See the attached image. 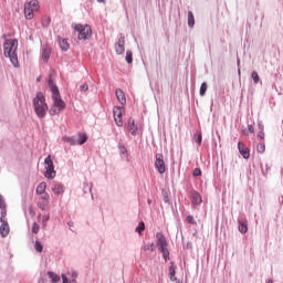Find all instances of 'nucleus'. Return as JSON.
<instances>
[{
    "instance_id": "nucleus-1",
    "label": "nucleus",
    "mask_w": 283,
    "mask_h": 283,
    "mask_svg": "<svg viewBox=\"0 0 283 283\" xmlns=\"http://www.w3.org/2000/svg\"><path fill=\"white\" fill-rule=\"evenodd\" d=\"M19 50V41L17 39H7L3 43V54L7 59H10L13 67H19V56L17 55Z\"/></svg>"
},
{
    "instance_id": "nucleus-2",
    "label": "nucleus",
    "mask_w": 283,
    "mask_h": 283,
    "mask_svg": "<svg viewBox=\"0 0 283 283\" xmlns=\"http://www.w3.org/2000/svg\"><path fill=\"white\" fill-rule=\"evenodd\" d=\"M51 92H52L53 104L51 105L49 114L50 116H59V114H61V112L65 109V103L63 98H61V93L59 92V87L52 85Z\"/></svg>"
},
{
    "instance_id": "nucleus-3",
    "label": "nucleus",
    "mask_w": 283,
    "mask_h": 283,
    "mask_svg": "<svg viewBox=\"0 0 283 283\" xmlns=\"http://www.w3.org/2000/svg\"><path fill=\"white\" fill-rule=\"evenodd\" d=\"M33 109L38 118H45V116H48V109H50V106H48V102L43 93H36V96L33 98Z\"/></svg>"
},
{
    "instance_id": "nucleus-4",
    "label": "nucleus",
    "mask_w": 283,
    "mask_h": 283,
    "mask_svg": "<svg viewBox=\"0 0 283 283\" xmlns=\"http://www.w3.org/2000/svg\"><path fill=\"white\" fill-rule=\"evenodd\" d=\"M74 32L77 33V39L80 41H87L92 39V27L87 24H75Z\"/></svg>"
},
{
    "instance_id": "nucleus-5",
    "label": "nucleus",
    "mask_w": 283,
    "mask_h": 283,
    "mask_svg": "<svg viewBox=\"0 0 283 283\" xmlns=\"http://www.w3.org/2000/svg\"><path fill=\"white\" fill-rule=\"evenodd\" d=\"M44 177L48 178V180H54L56 178V170H54V161L52 160V155H49L44 159Z\"/></svg>"
},
{
    "instance_id": "nucleus-6",
    "label": "nucleus",
    "mask_w": 283,
    "mask_h": 283,
    "mask_svg": "<svg viewBox=\"0 0 283 283\" xmlns=\"http://www.w3.org/2000/svg\"><path fill=\"white\" fill-rule=\"evenodd\" d=\"M157 238V247L159 251L163 253L164 260L167 262L169 260V250L167 249V239L160 232L156 234Z\"/></svg>"
},
{
    "instance_id": "nucleus-7",
    "label": "nucleus",
    "mask_w": 283,
    "mask_h": 283,
    "mask_svg": "<svg viewBox=\"0 0 283 283\" xmlns=\"http://www.w3.org/2000/svg\"><path fill=\"white\" fill-rule=\"evenodd\" d=\"M34 12H39V1L31 0L24 4V17L25 19L32 20L34 19Z\"/></svg>"
},
{
    "instance_id": "nucleus-8",
    "label": "nucleus",
    "mask_w": 283,
    "mask_h": 283,
    "mask_svg": "<svg viewBox=\"0 0 283 283\" xmlns=\"http://www.w3.org/2000/svg\"><path fill=\"white\" fill-rule=\"evenodd\" d=\"M64 143H69V145L76 146V145H85L87 143V134L78 133L77 137H63Z\"/></svg>"
},
{
    "instance_id": "nucleus-9",
    "label": "nucleus",
    "mask_w": 283,
    "mask_h": 283,
    "mask_svg": "<svg viewBox=\"0 0 283 283\" xmlns=\"http://www.w3.org/2000/svg\"><path fill=\"white\" fill-rule=\"evenodd\" d=\"M113 114L117 127H123V114H125V108L120 106H115L113 108Z\"/></svg>"
},
{
    "instance_id": "nucleus-10",
    "label": "nucleus",
    "mask_w": 283,
    "mask_h": 283,
    "mask_svg": "<svg viewBox=\"0 0 283 283\" xmlns=\"http://www.w3.org/2000/svg\"><path fill=\"white\" fill-rule=\"evenodd\" d=\"M155 167L158 170V174H165V171H167L163 154L156 155Z\"/></svg>"
},
{
    "instance_id": "nucleus-11",
    "label": "nucleus",
    "mask_w": 283,
    "mask_h": 283,
    "mask_svg": "<svg viewBox=\"0 0 283 283\" xmlns=\"http://www.w3.org/2000/svg\"><path fill=\"white\" fill-rule=\"evenodd\" d=\"M126 129L127 132H129V134H132V136H138V124H136V120H134V118H128Z\"/></svg>"
},
{
    "instance_id": "nucleus-12",
    "label": "nucleus",
    "mask_w": 283,
    "mask_h": 283,
    "mask_svg": "<svg viewBox=\"0 0 283 283\" xmlns=\"http://www.w3.org/2000/svg\"><path fill=\"white\" fill-rule=\"evenodd\" d=\"M38 207L39 209H41L42 211L48 210V208L50 207V196L48 193H45L44 196H42L39 201H38Z\"/></svg>"
},
{
    "instance_id": "nucleus-13",
    "label": "nucleus",
    "mask_w": 283,
    "mask_h": 283,
    "mask_svg": "<svg viewBox=\"0 0 283 283\" xmlns=\"http://www.w3.org/2000/svg\"><path fill=\"white\" fill-rule=\"evenodd\" d=\"M238 149L239 153L241 154V156L245 159L249 160V158H251V150H249V148L244 147V143L239 142L238 143Z\"/></svg>"
},
{
    "instance_id": "nucleus-14",
    "label": "nucleus",
    "mask_w": 283,
    "mask_h": 283,
    "mask_svg": "<svg viewBox=\"0 0 283 283\" xmlns=\"http://www.w3.org/2000/svg\"><path fill=\"white\" fill-rule=\"evenodd\" d=\"M0 226V234L2 238H8L10 234V224H8V221H1Z\"/></svg>"
},
{
    "instance_id": "nucleus-15",
    "label": "nucleus",
    "mask_w": 283,
    "mask_h": 283,
    "mask_svg": "<svg viewBox=\"0 0 283 283\" xmlns=\"http://www.w3.org/2000/svg\"><path fill=\"white\" fill-rule=\"evenodd\" d=\"M50 56H52V49H50V46L44 45L42 48V60L44 61V63H48V61H50Z\"/></svg>"
},
{
    "instance_id": "nucleus-16",
    "label": "nucleus",
    "mask_w": 283,
    "mask_h": 283,
    "mask_svg": "<svg viewBox=\"0 0 283 283\" xmlns=\"http://www.w3.org/2000/svg\"><path fill=\"white\" fill-rule=\"evenodd\" d=\"M116 94V98L118 101V103H120V105H125L127 103V97H125V93L123 92V90L117 88L115 91Z\"/></svg>"
},
{
    "instance_id": "nucleus-17",
    "label": "nucleus",
    "mask_w": 283,
    "mask_h": 283,
    "mask_svg": "<svg viewBox=\"0 0 283 283\" xmlns=\"http://www.w3.org/2000/svg\"><path fill=\"white\" fill-rule=\"evenodd\" d=\"M115 51L117 54H123V52H125V40L122 39L115 44Z\"/></svg>"
},
{
    "instance_id": "nucleus-18",
    "label": "nucleus",
    "mask_w": 283,
    "mask_h": 283,
    "mask_svg": "<svg viewBox=\"0 0 283 283\" xmlns=\"http://www.w3.org/2000/svg\"><path fill=\"white\" fill-rule=\"evenodd\" d=\"M45 189H48V184H45V181H42L38 185L35 192L39 196H41V195L45 193Z\"/></svg>"
},
{
    "instance_id": "nucleus-19",
    "label": "nucleus",
    "mask_w": 283,
    "mask_h": 283,
    "mask_svg": "<svg viewBox=\"0 0 283 283\" xmlns=\"http://www.w3.org/2000/svg\"><path fill=\"white\" fill-rule=\"evenodd\" d=\"M52 191L55 196H63V191H64L63 185H61V184L54 185L52 188Z\"/></svg>"
},
{
    "instance_id": "nucleus-20",
    "label": "nucleus",
    "mask_w": 283,
    "mask_h": 283,
    "mask_svg": "<svg viewBox=\"0 0 283 283\" xmlns=\"http://www.w3.org/2000/svg\"><path fill=\"white\" fill-rule=\"evenodd\" d=\"M169 277L171 280V282H176V265L174 264V262L170 263L169 266Z\"/></svg>"
},
{
    "instance_id": "nucleus-21",
    "label": "nucleus",
    "mask_w": 283,
    "mask_h": 283,
    "mask_svg": "<svg viewBox=\"0 0 283 283\" xmlns=\"http://www.w3.org/2000/svg\"><path fill=\"white\" fill-rule=\"evenodd\" d=\"M48 275H49L52 283L61 282V276H59V274H56L54 272H48Z\"/></svg>"
},
{
    "instance_id": "nucleus-22",
    "label": "nucleus",
    "mask_w": 283,
    "mask_h": 283,
    "mask_svg": "<svg viewBox=\"0 0 283 283\" xmlns=\"http://www.w3.org/2000/svg\"><path fill=\"white\" fill-rule=\"evenodd\" d=\"M188 25L189 28H193V25H196V18L191 11L188 12Z\"/></svg>"
},
{
    "instance_id": "nucleus-23",
    "label": "nucleus",
    "mask_w": 283,
    "mask_h": 283,
    "mask_svg": "<svg viewBox=\"0 0 283 283\" xmlns=\"http://www.w3.org/2000/svg\"><path fill=\"white\" fill-rule=\"evenodd\" d=\"M202 202V197L198 192L192 193V203L200 205Z\"/></svg>"
},
{
    "instance_id": "nucleus-24",
    "label": "nucleus",
    "mask_w": 283,
    "mask_h": 283,
    "mask_svg": "<svg viewBox=\"0 0 283 283\" xmlns=\"http://www.w3.org/2000/svg\"><path fill=\"white\" fill-rule=\"evenodd\" d=\"M60 48L64 52H67L70 50V43H67V40H65V39L60 40Z\"/></svg>"
},
{
    "instance_id": "nucleus-25",
    "label": "nucleus",
    "mask_w": 283,
    "mask_h": 283,
    "mask_svg": "<svg viewBox=\"0 0 283 283\" xmlns=\"http://www.w3.org/2000/svg\"><path fill=\"white\" fill-rule=\"evenodd\" d=\"M239 231L240 233H247L249 231V226L245 222L239 221Z\"/></svg>"
},
{
    "instance_id": "nucleus-26",
    "label": "nucleus",
    "mask_w": 283,
    "mask_h": 283,
    "mask_svg": "<svg viewBox=\"0 0 283 283\" xmlns=\"http://www.w3.org/2000/svg\"><path fill=\"white\" fill-rule=\"evenodd\" d=\"M51 21H52V19L50 18V15H44L42 18V25H43V28H48V25H50Z\"/></svg>"
},
{
    "instance_id": "nucleus-27",
    "label": "nucleus",
    "mask_w": 283,
    "mask_h": 283,
    "mask_svg": "<svg viewBox=\"0 0 283 283\" xmlns=\"http://www.w3.org/2000/svg\"><path fill=\"white\" fill-rule=\"evenodd\" d=\"M256 151L258 154H264V151H266V145H264V143L258 144Z\"/></svg>"
},
{
    "instance_id": "nucleus-28",
    "label": "nucleus",
    "mask_w": 283,
    "mask_h": 283,
    "mask_svg": "<svg viewBox=\"0 0 283 283\" xmlns=\"http://www.w3.org/2000/svg\"><path fill=\"white\" fill-rule=\"evenodd\" d=\"M251 76H252V80L254 81V85H258V83H260V75L258 74V72L253 71Z\"/></svg>"
},
{
    "instance_id": "nucleus-29",
    "label": "nucleus",
    "mask_w": 283,
    "mask_h": 283,
    "mask_svg": "<svg viewBox=\"0 0 283 283\" xmlns=\"http://www.w3.org/2000/svg\"><path fill=\"white\" fill-rule=\"evenodd\" d=\"M6 216H8V210L6 208H1V222H8V220H6Z\"/></svg>"
},
{
    "instance_id": "nucleus-30",
    "label": "nucleus",
    "mask_w": 283,
    "mask_h": 283,
    "mask_svg": "<svg viewBox=\"0 0 283 283\" xmlns=\"http://www.w3.org/2000/svg\"><path fill=\"white\" fill-rule=\"evenodd\" d=\"M50 221V214H44L42 217V227L45 229L48 227V222Z\"/></svg>"
},
{
    "instance_id": "nucleus-31",
    "label": "nucleus",
    "mask_w": 283,
    "mask_h": 283,
    "mask_svg": "<svg viewBox=\"0 0 283 283\" xmlns=\"http://www.w3.org/2000/svg\"><path fill=\"white\" fill-rule=\"evenodd\" d=\"M207 94V83L203 82L200 86V96H205Z\"/></svg>"
},
{
    "instance_id": "nucleus-32",
    "label": "nucleus",
    "mask_w": 283,
    "mask_h": 283,
    "mask_svg": "<svg viewBox=\"0 0 283 283\" xmlns=\"http://www.w3.org/2000/svg\"><path fill=\"white\" fill-rule=\"evenodd\" d=\"M39 231H41V227L39 226V223L34 222L32 224V233H39Z\"/></svg>"
},
{
    "instance_id": "nucleus-33",
    "label": "nucleus",
    "mask_w": 283,
    "mask_h": 283,
    "mask_svg": "<svg viewBox=\"0 0 283 283\" xmlns=\"http://www.w3.org/2000/svg\"><path fill=\"white\" fill-rule=\"evenodd\" d=\"M186 222H188V224H198V222H196V219L193 218V216H188L186 218Z\"/></svg>"
},
{
    "instance_id": "nucleus-34",
    "label": "nucleus",
    "mask_w": 283,
    "mask_h": 283,
    "mask_svg": "<svg viewBox=\"0 0 283 283\" xmlns=\"http://www.w3.org/2000/svg\"><path fill=\"white\" fill-rule=\"evenodd\" d=\"M35 251H38V253H43V244L39 241H35Z\"/></svg>"
},
{
    "instance_id": "nucleus-35",
    "label": "nucleus",
    "mask_w": 283,
    "mask_h": 283,
    "mask_svg": "<svg viewBox=\"0 0 283 283\" xmlns=\"http://www.w3.org/2000/svg\"><path fill=\"white\" fill-rule=\"evenodd\" d=\"M126 61H127L128 63H133L134 59H133V53H132V51H127V52H126Z\"/></svg>"
},
{
    "instance_id": "nucleus-36",
    "label": "nucleus",
    "mask_w": 283,
    "mask_h": 283,
    "mask_svg": "<svg viewBox=\"0 0 283 283\" xmlns=\"http://www.w3.org/2000/svg\"><path fill=\"white\" fill-rule=\"evenodd\" d=\"M136 231L140 233L142 231H145V222H140L139 226L136 228Z\"/></svg>"
},
{
    "instance_id": "nucleus-37",
    "label": "nucleus",
    "mask_w": 283,
    "mask_h": 283,
    "mask_svg": "<svg viewBox=\"0 0 283 283\" xmlns=\"http://www.w3.org/2000/svg\"><path fill=\"white\" fill-rule=\"evenodd\" d=\"M196 143H197L198 145H202V133H198V134H197Z\"/></svg>"
},
{
    "instance_id": "nucleus-38",
    "label": "nucleus",
    "mask_w": 283,
    "mask_h": 283,
    "mask_svg": "<svg viewBox=\"0 0 283 283\" xmlns=\"http://www.w3.org/2000/svg\"><path fill=\"white\" fill-rule=\"evenodd\" d=\"M6 199H3V196H0V209H6Z\"/></svg>"
},
{
    "instance_id": "nucleus-39",
    "label": "nucleus",
    "mask_w": 283,
    "mask_h": 283,
    "mask_svg": "<svg viewBox=\"0 0 283 283\" xmlns=\"http://www.w3.org/2000/svg\"><path fill=\"white\" fill-rule=\"evenodd\" d=\"M192 176L195 177L202 176V170H200V168H196L192 172Z\"/></svg>"
},
{
    "instance_id": "nucleus-40",
    "label": "nucleus",
    "mask_w": 283,
    "mask_h": 283,
    "mask_svg": "<svg viewBox=\"0 0 283 283\" xmlns=\"http://www.w3.org/2000/svg\"><path fill=\"white\" fill-rule=\"evenodd\" d=\"M81 92H87V90H90V86H87V84H83L80 86Z\"/></svg>"
},
{
    "instance_id": "nucleus-41",
    "label": "nucleus",
    "mask_w": 283,
    "mask_h": 283,
    "mask_svg": "<svg viewBox=\"0 0 283 283\" xmlns=\"http://www.w3.org/2000/svg\"><path fill=\"white\" fill-rule=\"evenodd\" d=\"M248 132H249L250 134H253V133L255 132V127H253V125H249V126H248Z\"/></svg>"
},
{
    "instance_id": "nucleus-42",
    "label": "nucleus",
    "mask_w": 283,
    "mask_h": 283,
    "mask_svg": "<svg viewBox=\"0 0 283 283\" xmlns=\"http://www.w3.org/2000/svg\"><path fill=\"white\" fill-rule=\"evenodd\" d=\"M258 138H260V140H264V132H259Z\"/></svg>"
},
{
    "instance_id": "nucleus-43",
    "label": "nucleus",
    "mask_w": 283,
    "mask_h": 283,
    "mask_svg": "<svg viewBox=\"0 0 283 283\" xmlns=\"http://www.w3.org/2000/svg\"><path fill=\"white\" fill-rule=\"evenodd\" d=\"M62 282L63 283H70L67 280V276H65V274H62Z\"/></svg>"
},
{
    "instance_id": "nucleus-44",
    "label": "nucleus",
    "mask_w": 283,
    "mask_h": 283,
    "mask_svg": "<svg viewBox=\"0 0 283 283\" xmlns=\"http://www.w3.org/2000/svg\"><path fill=\"white\" fill-rule=\"evenodd\" d=\"M72 277H73V280H76V277H78V273L72 272Z\"/></svg>"
},
{
    "instance_id": "nucleus-45",
    "label": "nucleus",
    "mask_w": 283,
    "mask_h": 283,
    "mask_svg": "<svg viewBox=\"0 0 283 283\" xmlns=\"http://www.w3.org/2000/svg\"><path fill=\"white\" fill-rule=\"evenodd\" d=\"M144 251H149V245H144Z\"/></svg>"
},
{
    "instance_id": "nucleus-46",
    "label": "nucleus",
    "mask_w": 283,
    "mask_h": 283,
    "mask_svg": "<svg viewBox=\"0 0 283 283\" xmlns=\"http://www.w3.org/2000/svg\"><path fill=\"white\" fill-rule=\"evenodd\" d=\"M70 283H76V279H73Z\"/></svg>"
},
{
    "instance_id": "nucleus-47",
    "label": "nucleus",
    "mask_w": 283,
    "mask_h": 283,
    "mask_svg": "<svg viewBox=\"0 0 283 283\" xmlns=\"http://www.w3.org/2000/svg\"><path fill=\"white\" fill-rule=\"evenodd\" d=\"M105 0H97L98 3H103Z\"/></svg>"
},
{
    "instance_id": "nucleus-48",
    "label": "nucleus",
    "mask_w": 283,
    "mask_h": 283,
    "mask_svg": "<svg viewBox=\"0 0 283 283\" xmlns=\"http://www.w3.org/2000/svg\"><path fill=\"white\" fill-rule=\"evenodd\" d=\"M243 134H244L245 136H249V133H247V132H244V130H243Z\"/></svg>"
},
{
    "instance_id": "nucleus-49",
    "label": "nucleus",
    "mask_w": 283,
    "mask_h": 283,
    "mask_svg": "<svg viewBox=\"0 0 283 283\" xmlns=\"http://www.w3.org/2000/svg\"><path fill=\"white\" fill-rule=\"evenodd\" d=\"M39 283H44V282H43V279H41V280L39 281Z\"/></svg>"
},
{
    "instance_id": "nucleus-50",
    "label": "nucleus",
    "mask_w": 283,
    "mask_h": 283,
    "mask_svg": "<svg viewBox=\"0 0 283 283\" xmlns=\"http://www.w3.org/2000/svg\"><path fill=\"white\" fill-rule=\"evenodd\" d=\"M38 218L40 219V218H41V214H39Z\"/></svg>"
},
{
    "instance_id": "nucleus-51",
    "label": "nucleus",
    "mask_w": 283,
    "mask_h": 283,
    "mask_svg": "<svg viewBox=\"0 0 283 283\" xmlns=\"http://www.w3.org/2000/svg\"><path fill=\"white\" fill-rule=\"evenodd\" d=\"M177 283H182V282L178 281Z\"/></svg>"
}]
</instances>
